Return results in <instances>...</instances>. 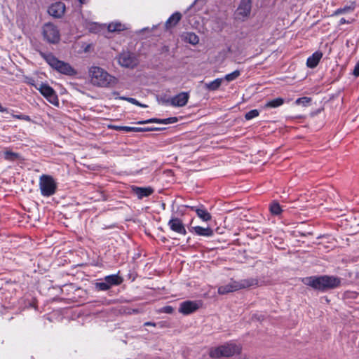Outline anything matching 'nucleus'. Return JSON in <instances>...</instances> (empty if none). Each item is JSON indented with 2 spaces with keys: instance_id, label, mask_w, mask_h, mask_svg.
<instances>
[{
  "instance_id": "f257e3e1",
  "label": "nucleus",
  "mask_w": 359,
  "mask_h": 359,
  "mask_svg": "<svg viewBox=\"0 0 359 359\" xmlns=\"http://www.w3.org/2000/svg\"><path fill=\"white\" fill-rule=\"evenodd\" d=\"M89 77L90 83L93 86L102 88L112 87L118 83V79L115 76L97 66H93L90 68Z\"/></svg>"
},
{
  "instance_id": "ea45409f",
  "label": "nucleus",
  "mask_w": 359,
  "mask_h": 359,
  "mask_svg": "<svg viewBox=\"0 0 359 359\" xmlns=\"http://www.w3.org/2000/svg\"><path fill=\"white\" fill-rule=\"evenodd\" d=\"M144 326H153V327H155L156 326V323H152V322H146L144 323Z\"/></svg>"
},
{
  "instance_id": "0eeeda50",
  "label": "nucleus",
  "mask_w": 359,
  "mask_h": 359,
  "mask_svg": "<svg viewBox=\"0 0 359 359\" xmlns=\"http://www.w3.org/2000/svg\"><path fill=\"white\" fill-rule=\"evenodd\" d=\"M118 62L123 67L133 69L137 66L139 60L134 53L123 52L118 55Z\"/></svg>"
},
{
  "instance_id": "72a5a7b5",
  "label": "nucleus",
  "mask_w": 359,
  "mask_h": 359,
  "mask_svg": "<svg viewBox=\"0 0 359 359\" xmlns=\"http://www.w3.org/2000/svg\"><path fill=\"white\" fill-rule=\"evenodd\" d=\"M126 101H128L130 103H132V104H133L135 105L141 107H144V108L147 107V105L144 104H141L137 100H135V98H133V97H128V99H126Z\"/></svg>"
},
{
  "instance_id": "7ed1b4c3",
  "label": "nucleus",
  "mask_w": 359,
  "mask_h": 359,
  "mask_svg": "<svg viewBox=\"0 0 359 359\" xmlns=\"http://www.w3.org/2000/svg\"><path fill=\"white\" fill-rule=\"evenodd\" d=\"M258 285V280L255 278L243 279L238 281L231 280L229 283L218 288L219 294H226L241 289L248 288Z\"/></svg>"
},
{
  "instance_id": "4c0bfd02",
  "label": "nucleus",
  "mask_w": 359,
  "mask_h": 359,
  "mask_svg": "<svg viewBox=\"0 0 359 359\" xmlns=\"http://www.w3.org/2000/svg\"><path fill=\"white\" fill-rule=\"evenodd\" d=\"M122 130L126 131V132H135L136 127H129V126H123L120 127Z\"/></svg>"
},
{
  "instance_id": "c85d7f7f",
  "label": "nucleus",
  "mask_w": 359,
  "mask_h": 359,
  "mask_svg": "<svg viewBox=\"0 0 359 359\" xmlns=\"http://www.w3.org/2000/svg\"><path fill=\"white\" fill-rule=\"evenodd\" d=\"M270 210L272 214L278 215L281 212V208L277 203H273L270 206Z\"/></svg>"
},
{
  "instance_id": "79ce46f5",
  "label": "nucleus",
  "mask_w": 359,
  "mask_h": 359,
  "mask_svg": "<svg viewBox=\"0 0 359 359\" xmlns=\"http://www.w3.org/2000/svg\"><path fill=\"white\" fill-rule=\"evenodd\" d=\"M346 22H346V20L344 18H341V19L340 20V24H341V25H342V24H345V23H346Z\"/></svg>"
},
{
  "instance_id": "473e14b6",
  "label": "nucleus",
  "mask_w": 359,
  "mask_h": 359,
  "mask_svg": "<svg viewBox=\"0 0 359 359\" xmlns=\"http://www.w3.org/2000/svg\"><path fill=\"white\" fill-rule=\"evenodd\" d=\"M353 10V7H351V6H346L343 8H339L337 9L336 11H335V14L336 15H339V14H342V13H348L349 11H351Z\"/></svg>"
},
{
  "instance_id": "b1692460",
  "label": "nucleus",
  "mask_w": 359,
  "mask_h": 359,
  "mask_svg": "<svg viewBox=\"0 0 359 359\" xmlns=\"http://www.w3.org/2000/svg\"><path fill=\"white\" fill-rule=\"evenodd\" d=\"M223 79H216L215 80L205 83V89L210 91H215L219 88Z\"/></svg>"
},
{
  "instance_id": "f8f14e48",
  "label": "nucleus",
  "mask_w": 359,
  "mask_h": 359,
  "mask_svg": "<svg viewBox=\"0 0 359 359\" xmlns=\"http://www.w3.org/2000/svg\"><path fill=\"white\" fill-rule=\"evenodd\" d=\"M323 277L320 276H311L304 278L303 282L305 285L313 287L315 290L325 291L323 286Z\"/></svg>"
},
{
  "instance_id": "393cba45",
  "label": "nucleus",
  "mask_w": 359,
  "mask_h": 359,
  "mask_svg": "<svg viewBox=\"0 0 359 359\" xmlns=\"http://www.w3.org/2000/svg\"><path fill=\"white\" fill-rule=\"evenodd\" d=\"M20 156L18 153L13 152L11 151H6L4 152V158L9 161H15L20 159Z\"/></svg>"
},
{
  "instance_id": "2f4dec72",
  "label": "nucleus",
  "mask_w": 359,
  "mask_h": 359,
  "mask_svg": "<svg viewBox=\"0 0 359 359\" xmlns=\"http://www.w3.org/2000/svg\"><path fill=\"white\" fill-rule=\"evenodd\" d=\"M96 287L98 288L100 290H107L111 287L109 285V284L104 280L103 282L97 283H96Z\"/></svg>"
},
{
  "instance_id": "7c9ffc66",
  "label": "nucleus",
  "mask_w": 359,
  "mask_h": 359,
  "mask_svg": "<svg viewBox=\"0 0 359 359\" xmlns=\"http://www.w3.org/2000/svg\"><path fill=\"white\" fill-rule=\"evenodd\" d=\"M311 102V98L309 97H300V98H298L296 101H295V103L298 105H304V106H306L307 105L309 102Z\"/></svg>"
},
{
  "instance_id": "412c9836",
  "label": "nucleus",
  "mask_w": 359,
  "mask_h": 359,
  "mask_svg": "<svg viewBox=\"0 0 359 359\" xmlns=\"http://www.w3.org/2000/svg\"><path fill=\"white\" fill-rule=\"evenodd\" d=\"M133 191L139 198L149 196L154 191L151 187H135Z\"/></svg>"
},
{
  "instance_id": "9d476101",
  "label": "nucleus",
  "mask_w": 359,
  "mask_h": 359,
  "mask_svg": "<svg viewBox=\"0 0 359 359\" xmlns=\"http://www.w3.org/2000/svg\"><path fill=\"white\" fill-rule=\"evenodd\" d=\"M200 307V304L194 301H185L181 303L179 312L184 315H189Z\"/></svg>"
},
{
  "instance_id": "c9c22d12",
  "label": "nucleus",
  "mask_w": 359,
  "mask_h": 359,
  "mask_svg": "<svg viewBox=\"0 0 359 359\" xmlns=\"http://www.w3.org/2000/svg\"><path fill=\"white\" fill-rule=\"evenodd\" d=\"M174 309L171 306H165L160 309V312L169 314L172 313Z\"/></svg>"
},
{
  "instance_id": "9b49d317",
  "label": "nucleus",
  "mask_w": 359,
  "mask_h": 359,
  "mask_svg": "<svg viewBox=\"0 0 359 359\" xmlns=\"http://www.w3.org/2000/svg\"><path fill=\"white\" fill-rule=\"evenodd\" d=\"M189 99V93L188 92H182L173 97H172L168 102L173 107H184L185 106Z\"/></svg>"
},
{
  "instance_id": "c03bdc74",
  "label": "nucleus",
  "mask_w": 359,
  "mask_h": 359,
  "mask_svg": "<svg viewBox=\"0 0 359 359\" xmlns=\"http://www.w3.org/2000/svg\"><path fill=\"white\" fill-rule=\"evenodd\" d=\"M119 99L123 100H126V99H128V97L121 96V97H119Z\"/></svg>"
},
{
  "instance_id": "37998d69",
  "label": "nucleus",
  "mask_w": 359,
  "mask_h": 359,
  "mask_svg": "<svg viewBox=\"0 0 359 359\" xmlns=\"http://www.w3.org/2000/svg\"><path fill=\"white\" fill-rule=\"evenodd\" d=\"M121 126H114L113 128L116 129V130H122L121 128H120Z\"/></svg>"
},
{
  "instance_id": "cd10ccee",
  "label": "nucleus",
  "mask_w": 359,
  "mask_h": 359,
  "mask_svg": "<svg viewBox=\"0 0 359 359\" xmlns=\"http://www.w3.org/2000/svg\"><path fill=\"white\" fill-rule=\"evenodd\" d=\"M240 76V71L235 70L231 74H226L224 77V79L227 81H231L237 79Z\"/></svg>"
},
{
  "instance_id": "5701e85b",
  "label": "nucleus",
  "mask_w": 359,
  "mask_h": 359,
  "mask_svg": "<svg viewBox=\"0 0 359 359\" xmlns=\"http://www.w3.org/2000/svg\"><path fill=\"white\" fill-rule=\"evenodd\" d=\"M285 100L282 97H277L276 99L268 101L264 106V109L267 108H276L283 105Z\"/></svg>"
},
{
  "instance_id": "ddd939ff",
  "label": "nucleus",
  "mask_w": 359,
  "mask_h": 359,
  "mask_svg": "<svg viewBox=\"0 0 359 359\" xmlns=\"http://www.w3.org/2000/svg\"><path fill=\"white\" fill-rule=\"evenodd\" d=\"M186 207L196 212L197 216L203 222H208L212 219L211 215L208 212V210L204 208L203 205H199L197 206L186 205Z\"/></svg>"
},
{
  "instance_id": "2eb2a0df",
  "label": "nucleus",
  "mask_w": 359,
  "mask_h": 359,
  "mask_svg": "<svg viewBox=\"0 0 359 359\" xmlns=\"http://www.w3.org/2000/svg\"><path fill=\"white\" fill-rule=\"evenodd\" d=\"M48 13L55 18H61L65 11V6L64 3L58 1L53 4L48 8Z\"/></svg>"
},
{
  "instance_id": "e433bc0d",
  "label": "nucleus",
  "mask_w": 359,
  "mask_h": 359,
  "mask_svg": "<svg viewBox=\"0 0 359 359\" xmlns=\"http://www.w3.org/2000/svg\"><path fill=\"white\" fill-rule=\"evenodd\" d=\"M158 128H137L136 127L135 132H144V131H154L158 130Z\"/></svg>"
},
{
  "instance_id": "a878e982",
  "label": "nucleus",
  "mask_w": 359,
  "mask_h": 359,
  "mask_svg": "<svg viewBox=\"0 0 359 359\" xmlns=\"http://www.w3.org/2000/svg\"><path fill=\"white\" fill-rule=\"evenodd\" d=\"M124 25L120 22H112L108 25V30L110 32H119L123 30Z\"/></svg>"
},
{
  "instance_id": "39448f33",
  "label": "nucleus",
  "mask_w": 359,
  "mask_h": 359,
  "mask_svg": "<svg viewBox=\"0 0 359 359\" xmlns=\"http://www.w3.org/2000/svg\"><path fill=\"white\" fill-rule=\"evenodd\" d=\"M39 188L43 196H50L55 193L57 184L51 176L43 175L39 179Z\"/></svg>"
},
{
  "instance_id": "20e7f679",
  "label": "nucleus",
  "mask_w": 359,
  "mask_h": 359,
  "mask_svg": "<svg viewBox=\"0 0 359 359\" xmlns=\"http://www.w3.org/2000/svg\"><path fill=\"white\" fill-rule=\"evenodd\" d=\"M242 347L239 344L234 343H226L217 348H212L210 351V356L214 358L220 357H231L241 352Z\"/></svg>"
},
{
  "instance_id": "a18cd8bd",
  "label": "nucleus",
  "mask_w": 359,
  "mask_h": 359,
  "mask_svg": "<svg viewBox=\"0 0 359 359\" xmlns=\"http://www.w3.org/2000/svg\"><path fill=\"white\" fill-rule=\"evenodd\" d=\"M79 2L83 4H86V0H79Z\"/></svg>"
},
{
  "instance_id": "f03ea898",
  "label": "nucleus",
  "mask_w": 359,
  "mask_h": 359,
  "mask_svg": "<svg viewBox=\"0 0 359 359\" xmlns=\"http://www.w3.org/2000/svg\"><path fill=\"white\" fill-rule=\"evenodd\" d=\"M40 55L57 72L68 76H72L76 74V70L69 63L59 60L52 53L40 52Z\"/></svg>"
},
{
  "instance_id": "c756f323",
  "label": "nucleus",
  "mask_w": 359,
  "mask_h": 359,
  "mask_svg": "<svg viewBox=\"0 0 359 359\" xmlns=\"http://www.w3.org/2000/svg\"><path fill=\"white\" fill-rule=\"evenodd\" d=\"M259 114V112L257 109H252L245 114V118L247 120H250L253 118L258 116Z\"/></svg>"
},
{
  "instance_id": "49530a36",
  "label": "nucleus",
  "mask_w": 359,
  "mask_h": 359,
  "mask_svg": "<svg viewBox=\"0 0 359 359\" xmlns=\"http://www.w3.org/2000/svg\"><path fill=\"white\" fill-rule=\"evenodd\" d=\"M243 359H247V357L246 355L244 356Z\"/></svg>"
},
{
  "instance_id": "f704fd0d",
  "label": "nucleus",
  "mask_w": 359,
  "mask_h": 359,
  "mask_svg": "<svg viewBox=\"0 0 359 359\" xmlns=\"http://www.w3.org/2000/svg\"><path fill=\"white\" fill-rule=\"evenodd\" d=\"M12 116L15 118H18V119H20V120H24V121H31V118L27 116V115H25V114H12Z\"/></svg>"
},
{
  "instance_id": "58836bf2",
  "label": "nucleus",
  "mask_w": 359,
  "mask_h": 359,
  "mask_svg": "<svg viewBox=\"0 0 359 359\" xmlns=\"http://www.w3.org/2000/svg\"><path fill=\"white\" fill-rule=\"evenodd\" d=\"M353 74L355 76H359V61L355 65Z\"/></svg>"
},
{
  "instance_id": "4be33fe9",
  "label": "nucleus",
  "mask_w": 359,
  "mask_h": 359,
  "mask_svg": "<svg viewBox=\"0 0 359 359\" xmlns=\"http://www.w3.org/2000/svg\"><path fill=\"white\" fill-rule=\"evenodd\" d=\"M104 279L110 287L118 285L123 282V278L117 274L107 276Z\"/></svg>"
},
{
  "instance_id": "bb28decb",
  "label": "nucleus",
  "mask_w": 359,
  "mask_h": 359,
  "mask_svg": "<svg viewBox=\"0 0 359 359\" xmlns=\"http://www.w3.org/2000/svg\"><path fill=\"white\" fill-rule=\"evenodd\" d=\"M186 39L191 44L196 45L198 43V36L194 33H187Z\"/></svg>"
},
{
  "instance_id": "f3484780",
  "label": "nucleus",
  "mask_w": 359,
  "mask_h": 359,
  "mask_svg": "<svg viewBox=\"0 0 359 359\" xmlns=\"http://www.w3.org/2000/svg\"><path fill=\"white\" fill-rule=\"evenodd\" d=\"M190 231L196 233L198 236H205V237H211L214 231L210 227H202L200 226H192L190 229Z\"/></svg>"
},
{
  "instance_id": "6ab92c4d",
  "label": "nucleus",
  "mask_w": 359,
  "mask_h": 359,
  "mask_svg": "<svg viewBox=\"0 0 359 359\" xmlns=\"http://www.w3.org/2000/svg\"><path fill=\"white\" fill-rule=\"evenodd\" d=\"M182 15L179 12L173 13L165 22V26L167 29L174 27L181 20Z\"/></svg>"
},
{
  "instance_id": "dca6fc26",
  "label": "nucleus",
  "mask_w": 359,
  "mask_h": 359,
  "mask_svg": "<svg viewBox=\"0 0 359 359\" xmlns=\"http://www.w3.org/2000/svg\"><path fill=\"white\" fill-rule=\"evenodd\" d=\"M168 225L173 231L177 233L182 235H185L187 233V231L182 220L177 217H174L170 219Z\"/></svg>"
},
{
  "instance_id": "a19ab883",
  "label": "nucleus",
  "mask_w": 359,
  "mask_h": 359,
  "mask_svg": "<svg viewBox=\"0 0 359 359\" xmlns=\"http://www.w3.org/2000/svg\"><path fill=\"white\" fill-rule=\"evenodd\" d=\"M0 111L1 112H6L8 111V109L5 107H4L0 103Z\"/></svg>"
},
{
  "instance_id": "6e6552de",
  "label": "nucleus",
  "mask_w": 359,
  "mask_h": 359,
  "mask_svg": "<svg viewBox=\"0 0 359 359\" xmlns=\"http://www.w3.org/2000/svg\"><path fill=\"white\" fill-rule=\"evenodd\" d=\"M44 38L51 43H56L60 40V32L57 28L52 23H46L43 27Z\"/></svg>"
},
{
  "instance_id": "a211bd4d",
  "label": "nucleus",
  "mask_w": 359,
  "mask_h": 359,
  "mask_svg": "<svg viewBox=\"0 0 359 359\" xmlns=\"http://www.w3.org/2000/svg\"><path fill=\"white\" fill-rule=\"evenodd\" d=\"M177 121V117H170L168 118H150L145 121H138V124H147V123H163V124H170V123H175Z\"/></svg>"
},
{
  "instance_id": "423d86ee",
  "label": "nucleus",
  "mask_w": 359,
  "mask_h": 359,
  "mask_svg": "<svg viewBox=\"0 0 359 359\" xmlns=\"http://www.w3.org/2000/svg\"><path fill=\"white\" fill-rule=\"evenodd\" d=\"M32 86L35 87L36 89H37L41 94L46 97V99L52 104L55 106H58L59 101L57 95L55 93V91L53 90L52 87H50L49 85L39 83H31Z\"/></svg>"
},
{
  "instance_id": "aec40b11",
  "label": "nucleus",
  "mask_w": 359,
  "mask_h": 359,
  "mask_svg": "<svg viewBox=\"0 0 359 359\" xmlns=\"http://www.w3.org/2000/svg\"><path fill=\"white\" fill-rule=\"evenodd\" d=\"M323 54L320 52L314 53L311 57L307 59L306 65L310 68L316 67L320 59L322 58Z\"/></svg>"
},
{
  "instance_id": "1a4fd4ad",
  "label": "nucleus",
  "mask_w": 359,
  "mask_h": 359,
  "mask_svg": "<svg viewBox=\"0 0 359 359\" xmlns=\"http://www.w3.org/2000/svg\"><path fill=\"white\" fill-rule=\"evenodd\" d=\"M252 9L251 0H241L237 10L235 12V17L239 20H245L249 17Z\"/></svg>"
},
{
  "instance_id": "4468645a",
  "label": "nucleus",
  "mask_w": 359,
  "mask_h": 359,
  "mask_svg": "<svg viewBox=\"0 0 359 359\" xmlns=\"http://www.w3.org/2000/svg\"><path fill=\"white\" fill-rule=\"evenodd\" d=\"M322 277L325 290L336 288L341 284L339 278L330 276H322Z\"/></svg>"
}]
</instances>
